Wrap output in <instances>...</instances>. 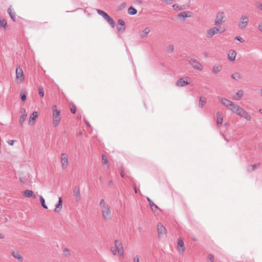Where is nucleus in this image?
Here are the masks:
<instances>
[{"instance_id": "obj_13", "label": "nucleus", "mask_w": 262, "mask_h": 262, "mask_svg": "<svg viewBox=\"0 0 262 262\" xmlns=\"http://www.w3.org/2000/svg\"><path fill=\"white\" fill-rule=\"evenodd\" d=\"M190 78L188 77H182L179 79L176 82V85L178 86H184L190 83L191 82L188 81Z\"/></svg>"}, {"instance_id": "obj_53", "label": "nucleus", "mask_w": 262, "mask_h": 262, "mask_svg": "<svg viewBox=\"0 0 262 262\" xmlns=\"http://www.w3.org/2000/svg\"><path fill=\"white\" fill-rule=\"evenodd\" d=\"M85 124H86L87 126H90V124L89 123V122L87 121H85Z\"/></svg>"}, {"instance_id": "obj_58", "label": "nucleus", "mask_w": 262, "mask_h": 262, "mask_svg": "<svg viewBox=\"0 0 262 262\" xmlns=\"http://www.w3.org/2000/svg\"><path fill=\"white\" fill-rule=\"evenodd\" d=\"M225 139L227 141H228V140L226 139V138H225Z\"/></svg>"}, {"instance_id": "obj_12", "label": "nucleus", "mask_w": 262, "mask_h": 262, "mask_svg": "<svg viewBox=\"0 0 262 262\" xmlns=\"http://www.w3.org/2000/svg\"><path fill=\"white\" fill-rule=\"evenodd\" d=\"M190 64L194 69L199 71L203 69V66L195 59L191 58L189 60Z\"/></svg>"}, {"instance_id": "obj_21", "label": "nucleus", "mask_w": 262, "mask_h": 262, "mask_svg": "<svg viewBox=\"0 0 262 262\" xmlns=\"http://www.w3.org/2000/svg\"><path fill=\"white\" fill-rule=\"evenodd\" d=\"M223 117L222 116V113L217 112L216 113V124L218 126H221L223 123Z\"/></svg>"}, {"instance_id": "obj_8", "label": "nucleus", "mask_w": 262, "mask_h": 262, "mask_svg": "<svg viewBox=\"0 0 262 262\" xmlns=\"http://www.w3.org/2000/svg\"><path fill=\"white\" fill-rule=\"evenodd\" d=\"M218 99L224 106L227 107L228 109H229L231 111H232V108H233L235 104L231 101L226 98H223L219 97Z\"/></svg>"}, {"instance_id": "obj_48", "label": "nucleus", "mask_w": 262, "mask_h": 262, "mask_svg": "<svg viewBox=\"0 0 262 262\" xmlns=\"http://www.w3.org/2000/svg\"><path fill=\"white\" fill-rule=\"evenodd\" d=\"M134 262H139V258L137 255L134 257Z\"/></svg>"}, {"instance_id": "obj_23", "label": "nucleus", "mask_w": 262, "mask_h": 262, "mask_svg": "<svg viewBox=\"0 0 262 262\" xmlns=\"http://www.w3.org/2000/svg\"><path fill=\"white\" fill-rule=\"evenodd\" d=\"M8 13L9 14L10 16L11 17V19L14 21H15V13L13 11V10L11 8V7H10L8 9Z\"/></svg>"}, {"instance_id": "obj_46", "label": "nucleus", "mask_w": 262, "mask_h": 262, "mask_svg": "<svg viewBox=\"0 0 262 262\" xmlns=\"http://www.w3.org/2000/svg\"><path fill=\"white\" fill-rule=\"evenodd\" d=\"M63 252L66 256H68L69 255V251L67 248L63 249Z\"/></svg>"}, {"instance_id": "obj_35", "label": "nucleus", "mask_w": 262, "mask_h": 262, "mask_svg": "<svg viewBox=\"0 0 262 262\" xmlns=\"http://www.w3.org/2000/svg\"><path fill=\"white\" fill-rule=\"evenodd\" d=\"M39 199L42 207L45 209H48L47 206L45 204V200L42 195H39Z\"/></svg>"}, {"instance_id": "obj_38", "label": "nucleus", "mask_w": 262, "mask_h": 262, "mask_svg": "<svg viewBox=\"0 0 262 262\" xmlns=\"http://www.w3.org/2000/svg\"><path fill=\"white\" fill-rule=\"evenodd\" d=\"M102 161L103 163L104 164L107 165L108 163V161L107 160V158L106 156H105V155H102Z\"/></svg>"}, {"instance_id": "obj_26", "label": "nucleus", "mask_w": 262, "mask_h": 262, "mask_svg": "<svg viewBox=\"0 0 262 262\" xmlns=\"http://www.w3.org/2000/svg\"><path fill=\"white\" fill-rule=\"evenodd\" d=\"M62 201L61 198H59L58 202L55 205V208L54 211L58 212L59 211L58 209H60L62 208Z\"/></svg>"}, {"instance_id": "obj_14", "label": "nucleus", "mask_w": 262, "mask_h": 262, "mask_svg": "<svg viewBox=\"0 0 262 262\" xmlns=\"http://www.w3.org/2000/svg\"><path fill=\"white\" fill-rule=\"evenodd\" d=\"M27 116V114L25 108H22L20 110V116L19 119V123L21 126L23 125L24 122H25V121L26 120V118Z\"/></svg>"}, {"instance_id": "obj_56", "label": "nucleus", "mask_w": 262, "mask_h": 262, "mask_svg": "<svg viewBox=\"0 0 262 262\" xmlns=\"http://www.w3.org/2000/svg\"><path fill=\"white\" fill-rule=\"evenodd\" d=\"M122 5L123 7H125L126 4L125 3H123V4H122Z\"/></svg>"}, {"instance_id": "obj_27", "label": "nucleus", "mask_w": 262, "mask_h": 262, "mask_svg": "<svg viewBox=\"0 0 262 262\" xmlns=\"http://www.w3.org/2000/svg\"><path fill=\"white\" fill-rule=\"evenodd\" d=\"M118 24L119 25L121 26L122 28L118 27V30L119 31L123 32L125 30V23L122 19H119L118 21Z\"/></svg>"}, {"instance_id": "obj_17", "label": "nucleus", "mask_w": 262, "mask_h": 262, "mask_svg": "<svg viewBox=\"0 0 262 262\" xmlns=\"http://www.w3.org/2000/svg\"><path fill=\"white\" fill-rule=\"evenodd\" d=\"M73 196L77 200H79L80 198V189L78 186L75 187L73 192Z\"/></svg>"}, {"instance_id": "obj_44", "label": "nucleus", "mask_w": 262, "mask_h": 262, "mask_svg": "<svg viewBox=\"0 0 262 262\" xmlns=\"http://www.w3.org/2000/svg\"><path fill=\"white\" fill-rule=\"evenodd\" d=\"M235 39L240 41L241 42H243L244 41V40L243 39V38L239 36H236Z\"/></svg>"}, {"instance_id": "obj_15", "label": "nucleus", "mask_w": 262, "mask_h": 262, "mask_svg": "<svg viewBox=\"0 0 262 262\" xmlns=\"http://www.w3.org/2000/svg\"><path fill=\"white\" fill-rule=\"evenodd\" d=\"M245 110L242 107L235 104L233 108H232V112L233 113L236 114L237 115L241 116L242 113L244 112Z\"/></svg>"}, {"instance_id": "obj_20", "label": "nucleus", "mask_w": 262, "mask_h": 262, "mask_svg": "<svg viewBox=\"0 0 262 262\" xmlns=\"http://www.w3.org/2000/svg\"><path fill=\"white\" fill-rule=\"evenodd\" d=\"M150 31L149 27H146L140 34V36L141 38L146 37Z\"/></svg>"}, {"instance_id": "obj_37", "label": "nucleus", "mask_w": 262, "mask_h": 262, "mask_svg": "<svg viewBox=\"0 0 262 262\" xmlns=\"http://www.w3.org/2000/svg\"><path fill=\"white\" fill-rule=\"evenodd\" d=\"M236 95L237 96L238 98H234V99L236 100H239L242 98L243 96V91L242 90H239L237 92Z\"/></svg>"}, {"instance_id": "obj_25", "label": "nucleus", "mask_w": 262, "mask_h": 262, "mask_svg": "<svg viewBox=\"0 0 262 262\" xmlns=\"http://www.w3.org/2000/svg\"><path fill=\"white\" fill-rule=\"evenodd\" d=\"M207 101V99L205 97L201 96L200 97L199 102V107L202 108L204 105L206 103Z\"/></svg>"}, {"instance_id": "obj_22", "label": "nucleus", "mask_w": 262, "mask_h": 262, "mask_svg": "<svg viewBox=\"0 0 262 262\" xmlns=\"http://www.w3.org/2000/svg\"><path fill=\"white\" fill-rule=\"evenodd\" d=\"M177 244H178V246L180 248L179 250L181 251L182 252H184V251H185L184 244L183 240L181 238H179L178 239Z\"/></svg>"}, {"instance_id": "obj_9", "label": "nucleus", "mask_w": 262, "mask_h": 262, "mask_svg": "<svg viewBox=\"0 0 262 262\" xmlns=\"http://www.w3.org/2000/svg\"><path fill=\"white\" fill-rule=\"evenodd\" d=\"M16 72V79L18 82L21 83L25 78L24 72L22 69L20 67H17L15 70Z\"/></svg>"}, {"instance_id": "obj_51", "label": "nucleus", "mask_w": 262, "mask_h": 262, "mask_svg": "<svg viewBox=\"0 0 262 262\" xmlns=\"http://www.w3.org/2000/svg\"><path fill=\"white\" fill-rule=\"evenodd\" d=\"M4 238V235L2 234V233H0V239H3Z\"/></svg>"}, {"instance_id": "obj_57", "label": "nucleus", "mask_w": 262, "mask_h": 262, "mask_svg": "<svg viewBox=\"0 0 262 262\" xmlns=\"http://www.w3.org/2000/svg\"><path fill=\"white\" fill-rule=\"evenodd\" d=\"M260 93H261V95H262V89L260 90Z\"/></svg>"}, {"instance_id": "obj_33", "label": "nucleus", "mask_w": 262, "mask_h": 262, "mask_svg": "<svg viewBox=\"0 0 262 262\" xmlns=\"http://www.w3.org/2000/svg\"><path fill=\"white\" fill-rule=\"evenodd\" d=\"M128 13L130 15H135L137 13V10L135 8H134L133 7L131 6L128 9Z\"/></svg>"}, {"instance_id": "obj_32", "label": "nucleus", "mask_w": 262, "mask_h": 262, "mask_svg": "<svg viewBox=\"0 0 262 262\" xmlns=\"http://www.w3.org/2000/svg\"><path fill=\"white\" fill-rule=\"evenodd\" d=\"M231 78L234 80H238L242 78V76L239 73L236 72L232 74Z\"/></svg>"}, {"instance_id": "obj_34", "label": "nucleus", "mask_w": 262, "mask_h": 262, "mask_svg": "<svg viewBox=\"0 0 262 262\" xmlns=\"http://www.w3.org/2000/svg\"><path fill=\"white\" fill-rule=\"evenodd\" d=\"M172 7H173L174 10H177V11L182 10H183L184 9L183 6H179L177 4H173L172 5Z\"/></svg>"}, {"instance_id": "obj_43", "label": "nucleus", "mask_w": 262, "mask_h": 262, "mask_svg": "<svg viewBox=\"0 0 262 262\" xmlns=\"http://www.w3.org/2000/svg\"><path fill=\"white\" fill-rule=\"evenodd\" d=\"M20 99L22 101H24L26 99V93H20Z\"/></svg>"}, {"instance_id": "obj_45", "label": "nucleus", "mask_w": 262, "mask_h": 262, "mask_svg": "<svg viewBox=\"0 0 262 262\" xmlns=\"http://www.w3.org/2000/svg\"><path fill=\"white\" fill-rule=\"evenodd\" d=\"M256 6L258 9L262 11V3H258Z\"/></svg>"}, {"instance_id": "obj_52", "label": "nucleus", "mask_w": 262, "mask_h": 262, "mask_svg": "<svg viewBox=\"0 0 262 262\" xmlns=\"http://www.w3.org/2000/svg\"><path fill=\"white\" fill-rule=\"evenodd\" d=\"M121 176L122 178H123V177H124V173H123V171H121Z\"/></svg>"}, {"instance_id": "obj_1", "label": "nucleus", "mask_w": 262, "mask_h": 262, "mask_svg": "<svg viewBox=\"0 0 262 262\" xmlns=\"http://www.w3.org/2000/svg\"><path fill=\"white\" fill-rule=\"evenodd\" d=\"M99 206L103 219L106 221L111 220L112 218V213L110 205L106 203L104 199H101Z\"/></svg>"}, {"instance_id": "obj_16", "label": "nucleus", "mask_w": 262, "mask_h": 262, "mask_svg": "<svg viewBox=\"0 0 262 262\" xmlns=\"http://www.w3.org/2000/svg\"><path fill=\"white\" fill-rule=\"evenodd\" d=\"M38 116L37 113L36 112H34L30 116L29 120L28 123L30 125H32L34 124V121L36 120V118Z\"/></svg>"}, {"instance_id": "obj_41", "label": "nucleus", "mask_w": 262, "mask_h": 262, "mask_svg": "<svg viewBox=\"0 0 262 262\" xmlns=\"http://www.w3.org/2000/svg\"><path fill=\"white\" fill-rule=\"evenodd\" d=\"M38 93L40 97H43L44 96V90L42 87L39 88Z\"/></svg>"}, {"instance_id": "obj_40", "label": "nucleus", "mask_w": 262, "mask_h": 262, "mask_svg": "<svg viewBox=\"0 0 262 262\" xmlns=\"http://www.w3.org/2000/svg\"><path fill=\"white\" fill-rule=\"evenodd\" d=\"M174 47L173 45L169 46L166 49V51L168 53H172L174 51Z\"/></svg>"}, {"instance_id": "obj_42", "label": "nucleus", "mask_w": 262, "mask_h": 262, "mask_svg": "<svg viewBox=\"0 0 262 262\" xmlns=\"http://www.w3.org/2000/svg\"><path fill=\"white\" fill-rule=\"evenodd\" d=\"M207 262H214V256L212 254H209L207 257Z\"/></svg>"}, {"instance_id": "obj_47", "label": "nucleus", "mask_w": 262, "mask_h": 262, "mask_svg": "<svg viewBox=\"0 0 262 262\" xmlns=\"http://www.w3.org/2000/svg\"><path fill=\"white\" fill-rule=\"evenodd\" d=\"M71 113L74 114L75 113V112H76V107L75 106H73L72 108H71V110H70Z\"/></svg>"}, {"instance_id": "obj_29", "label": "nucleus", "mask_w": 262, "mask_h": 262, "mask_svg": "<svg viewBox=\"0 0 262 262\" xmlns=\"http://www.w3.org/2000/svg\"><path fill=\"white\" fill-rule=\"evenodd\" d=\"M260 166V163H257L254 165H249L248 167L247 170L248 171H254L255 169L258 168Z\"/></svg>"}, {"instance_id": "obj_55", "label": "nucleus", "mask_w": 262, "mask_h": 262, "mask_svg": "<svg viewBox=\"0 0 262 262\" xmlns=\"http://www.w3.org/2000/svg\"><path fill=\"white\" fill-rule=\"evenodd\" d=\"M258 111H259V112L260 114H262V109H261V108L259 109Z\"/></svg>"}, {"instance_id": "obj_54", "label": "nucleus", "mask_w": 262, "mask_h": 262, "mask_svg": "<svg viewBox=\"0 0 262 262\" xmlns=\"http://www.w3.org/2000/svg\"><path fill=\"white\" fill-rule=\"evenodd\" d=\"M134 188L135 193H137L138 192V191H137L136 187L135 186H134Z\"/></svg>"}, {"instance_id": "obj_28", "label": "nucleus", "mask_w": 262, "mask_h": 262, "mask_svg": "<svg viewBox=\"0 0 262 262\" xmlns=\"http://www.w3.org/2000/svg\"><path fill=\"white\" fill-rule=\"evenodd\" d=\"M222 69V66L220 64L214 66L212 68V73L217 74L220 72Z\"/></svg>"}, {"instance_id": "obj_2", "label": "nucleus", "mask_w": 262, "mask_h": 262, "mask_svg": "<svg viewBox=\"0 0 262 262\" xmlns=\"http://www.w3.org/2000/svg\"><path fill=\"white\" fill-rule=\"evenodd\" d=\"M115 247L111 249V251L113 255H116L117 253L121 256L124 255V250L122 243L118 240H115Z\"/></svg>"}, {"instance_id": "obj_24", "label": "nucleus", "mask_w": 262, "mask_h": 262, "mask_svg": "<svg viewBox=\"0 0 262 262\" xmlns=\"http://www.w3.org/2000/svg\"><path fill=\"white\" fill-rule=\"evenodd\" d=\"M147 200L151 210L154 211H156V209H158V206L149 198H147Z\"/></svg>"}, {"instance_id": "obj_36", "label": "nucleus", "mask_w": 262, "mask_h": 262, "mask_svg": "<svg viewBox=\"0 0 262 262\" xmlns=\"http://www.w3.org/2000/svg\"><path fill=\"white\" fill-rule=\"evenodd\" d=\"M190 12L189 11H184L179 13L178 15V17L186 18L188 17V14Z\"/></svg>"}, {"instance_id": "obj_50", "label": "nucleus", "mask_w": 262, "mask_h": 262, "mask_svg": "<svg viewBox=\"0 0 262 262\" xmlns=\"http://www.w3.org/2000/svg\"><path fill=\"white\" fill-rule=\"evenodd\" d=\"M258 28V29L260 31L262 32V25H259L258 26V28Z\"/></svg>"}, {"instance_id": "obj_10", "label": "nucleus", "mask_w": 262, "mask_h": 262, "mask_svg": "<svg viewBox=\"0 0 262 262\" xmlns=\"http://www.w3.org/2000/svg\"><path fill=\"white\" fill-rule=\"evenodd\" d=\"M60 162L62 168H67L68 166V156L66 153H61L60 155Z\"/></svg>"}, {"instance_id": "obj_5", "label": "nucleus", "mask_w": 262, "mask_h": 262, "mask_svg": "<svg viewBox=\"0 0 262 262\" xmlns=\"http://www.w3.org/2000/svg\"><path fill=\"white\" fill-rule=\"evenodd\" d=\"M249 23V17L245 14H242L239 21L238 28L243 30L246 28Z\"/></svg>"}, {"instance_id": "obj_7", "label": "nucleus", "mask_w": 262, "mask_h": 262, "mask_svg": "<svg viewBox=\"0 0 262 262\" xmlns=\"http://www.w3.org/2000/svg\"><path fill=\"white\" fill-rule=\"evenodd\" d=\"M220 27H214L207 31V36L209 38H211L214 35L223 32L224 31H221Z\"/></svg>"}, {"instance_id": "obj_39", "label": "nucleus", "mask_w": 262, "mask_h": 262, "mask_svg": "<svg viewBox=\"0 0 262 262\" xmlns=\"http://www.w3.org/2000/svg\"><path fill=\"white\" fill-rule=\"evenodd\" d=\"M0 25L1 27H3V28H5L7 25L6 20L4 19H0Z\"/></svg>"}, {"instance_id": "obj_31", "label": "nucleus", "mask_w": 262, "mask_h": 262, "mask_svg": "<svg viewBox=\"0 0 262 262\" xmlns=\"http://www.w3.org/2000/svg\"><path fill=\"white\" fill-rule=\"evenodd\" d=\"M12 255L14 257L17 259L19 261H22L23 260V257L19 254L18 252H13Z\"/></svg>"}, {"instance_id": "obj_18", "label": "nucleus", "mask_w": 262, "mask_h": 262, "mask_svg": "<svg viewBox=\"0 0 262 262\" xmlns=\"http://www.w3.org/2000/svg\"><path fill=\"white\" fill-rule=\"evenodd\" d=\"M23 195L26 198L32 197L33 199H36V196L33 194V192L30 190H26L23 192Z\"/></svg>"}, {"instance_id": "obj_19", "label": "nucleus", "mask_w": 262, "mask_h": 262, "mask_svg": "<svg viewBox=\"0 0 262 262\" xmlns=\"http://www.w3.org/2000/svg\"><path fill=\"white\" fill-rule=\"evenodd\" d=\"M236 55V53L234 50H230L228 54V58L230 61H233Z\"/></svg>"}, {"instance_id": "obj_3", "label": "nucleus", "mask_w": 262, "mask_h": 262, "mask_svg": "<svg viewBox=\"0 0 262 262\" xmlns=\"http://www.w3.org/2000/svg\"><path fill=\"white\" fill-rule=\"evenodd\" d=\"M53 113V124L54 126H57L59 124L61 120L60 111L57 108L56 105L52 107Z\"/></svg>"}, {"instance_id": "obj_30", "label": "nucleus", "mask_w": 262, "mask_h": 262, "mask_svg": "<svg viewBox=\"0 0 262 262\" xmlns=\"http://www.w3.org/2000/svg\"><path fill=\"white\" fill-rule=\"evenodd\" d=\"M240 117L244 118L248 121H250L251 120V117L246 110L244 111Z\"/></svg>"}, {"instance_id": "obj_11", "label": "nucleus", "mask_w": 262, "mask_h": 262, "mask_svg": "<svg viewBox=\"0 0 262 262\" xmlns=\"http://www.w3.org/2000/svg\"><path fill=\"white\" fill-rule=\"evenodd\" d=\"M157 232L158 236L160 237H162L166 235V229L161 223H159L157 224Z\"/></svg>"}, {"instance_id": "obj_49", "label": "nucleus", "mask_w": 262, "mask_h": 262, "mask_svg": "<svg viewBox=\"0 0 262 262\" xmlns=\"http://www.w3.org/2000/svg\"><path fill=\"white\" fill-rule=\"evenodd\" d=\"M14 141H15L14 140H8L7 141V143L8 144H9L10 145H13Z\"/></svg>"}, {"instance_id": "obj_6", "label": "nucleus", "mask_w": 262, "mask_h": 262, "mask_svg": "<svg viewBox=\"0 0 262 262\" xmlns=\"http://www.w3.org/2000/svg\"><path fill=\"white\" fill-rule=\"evenodd\" d=\"M97 11L98 13L101 15L107 21V23L111 26L112 27L114 28L115 27V21L106 13L99 9H97Z\"/></svg>"}, {"instance_id": "obj_4", "label": "nucleus", "mask_w": 262, "mask_h": 262, "mask_svg": "<svg viewBox=\"0 0 262 262\" xmlns=\"http://www.w3.org/2000/svg\"><path fill=\"white\" fill-rule=\"evenodd\" d=\"M226 15L224 12L219 11L215 16L214 25L217 27H221V25L226 21Z\"/></svg>"}]
</instances>
